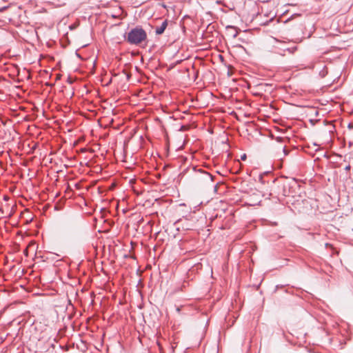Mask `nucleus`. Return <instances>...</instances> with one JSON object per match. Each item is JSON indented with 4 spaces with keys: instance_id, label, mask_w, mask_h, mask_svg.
<instances>
[{
    "instance_id": "1a4fd4ad",
    "label": "nucleus",
    "mask_w": 353,
    "mask_h": 353,
    "mask_svg": "<svg viewBox=\"0 0 353 353\" xmlns=\"http://www.w3.org/2000/svg\"><path fill=\"white\" fill-rule=\"evenodd\" d=\"M283 152H285V154H287L286 150L285 149L283 150Z\"/></svg>"
},
{
    "instance_id": "6e6552de",
    "label": "nucleus",
    "mask_w": 353,
    "mask_h": 353,
    "mask_svg": "<svg viewBox=\"0 0 353 353\" xmlns=\"http://www.w3.org/2000/svg\"><path fill=\"white\" fill-rule=\"evenodd\" d=\"M155 121H156V122H157V121H159V123H161V122H160V121H159V119H157V118L155 119Z\"/></svg>"
},
{
    "instance_id": "20e7f679",
    "label": "nucleus",
    "mask_w": 353,
    "mask_h": 353,
    "mask_svg": "<svg viewBox=\"0 0 353 353\" xmlns=\"http://www.w3.org/2000/svg\"><path fill=\"white\" fill-rule=\"evenodd\" d=\"M154 202H152L150 199H147L145 203H143V206L145 207H150V205H153Z\"/></svg>"
},
{
    "instance_id": "f03ea898",
    "label": "nucleus",
    "mask_w": 353,
    "mask_h": 353,
    "mask_svg": "<svg viewBox=\"0 0 353 353\" xmlns=\"http://www.w3.org/2000/svg\"><path fill=\"white\" fill-rule=\"evenodd\" d=\"M9 208H10L9 204L6 205L5 207L2 206L0 208V212L1 213L2 215H3L5 216L10 217L12 214V210L9 211Z\"/></svg>"
},
{
    "instance_id": "0eeeda50",
    "label": "nucleus",
    "mask_w": 353,
    "mask_h": 353,
    "mask_svg": "<svg viewBox=\"0 0 353 353\" xmlns=\"http://www.w3.org/2000/svg\"><path fill=\"white\" fill-rule=\"evenodd\" d=\"M3 199H4V201H8V200L10 199V198H9V196H8L5 195V196H3Z\"/></svg>"
},
{
    "instance_id": "7ed1b4c3",
    "label": "nucleus",
    "mask_w": 353,
    "mask_h": 353,
    "mask_svg": "<svg viewBox=\"0 0 353 353\" xmlns=\"http://www.w3.org/2000/svg\"><path fill=\"white\" fill-rule=\"evenodd\" d=\"M167 26H168V21L167 20L162 21L160 27L156 28V34H162L164 32V30H165V28H167Z\"/></svg>"
},
{
    "instance_id": "f257e3e1",
    "label": "nucleus",
    "mask_w": 353,
    "mask_h": 353,
    "mask_svg": "<svg viewBox=\"0 0 353 353\" xmlns=\"http://www.w3.org/2000/svg\"><path fill=\"white\" fill-rule=\"evenodd\" d=\"M146 37V32L143 29L136 27L128 33L126 40L130 44L137 45L144 41Z\"/></svg>"
},
{
    "instance_id": "423d86ee",
    "label": "nucleus",
    "mask_w": 353,
    "mask_h": 353,
    "mask_svg": "<svg viewBox=\"0 0 353 353\" xmlns=\"http://www.w3.org/2000/svg\"><path fill=\"white\" fill-rule=\"evenodd\" d=\"M246 158H247V156H246V154H243L241 156V160H243V161H245V160L246 159Z\"/></svg>"
},
{
    "instance_id": "39448f33",
    "label": "nucleus",
    "mask_w": 353,
    "mask_h": 353,
    "mask_svg": "<svg viewBox=\"0 0 353 353\" xmlns=\"http://www.w3.org/2000/svg\"><path fill=\"white\" fill-rule=\"evenodd\" d=\"M157 345H158V347H159V352H160V353H163V350H162V347H161V345H160V343H157Z\"/></svg>"
}]
</instances>
